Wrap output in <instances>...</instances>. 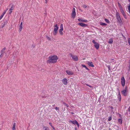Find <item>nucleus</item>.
Returning a JSON list of instances; mask_svg holds the SVG:
<instances>
[{
	"mask_svg": "<svg viewBox=\"0 0 130 130\" xmlns=\"http://www.w3.org/2000/svg\"><path fill=\"white\" fill-rule=\"evenodd\" d=\"M46 38L48 40H51V38L49 37L48 36H46Z\"/></svg>",
	"mask_w": 130,
	"mask_h": 130,
	"instance_id": "473e14b6",
	"label": "nucleus"
},
{
	"mask_svg": "<svg viewBox=\"0 0 130 130\" xmlns=\"http://www.w3.org/2000/svg\"><path fill=\"white\" fill-rule=\"evenodd\" d=\"M7 21H6L4 22V24L2 26V28H3L5 26L6 24H7Z\"/></svg>",
	"mask_w": 130,
	"mask_h": 130,
	"instance_id": "4be33fe9",
	"label": "nucleus"
},
{
	"mask_svg": "<svg viewBox=\"0 0 130 130\" xmlns=\"http://www.w3.org/2000/svg\"><path fill=\"white\" fill-rule=\"evenodd\" d=\"M4 16H3L2 15V14L1 16H0V20H1L2 18Z\"/></svg>",
	"mask_w": 130,
	"mask_h": 130,
	"instance_id": "58836bf2",
	"label": "nucleus"
},
{
	"mask_svg": "<svg viewBox=\"0 0 130 130\" xmlns=\"http://www.w3.org/2000/svg\"><path fill=\"white\" fill-rule=\"evenodd\" d=\"M66 72L69 75H72L73 74V72L72 71L69 70H66Z\"/></svg>",
	"mask_w": 130,
	"mask_h": 130,
	"instance_id": "6e6552de",
	"label": "nucleus"
},
{
	"mask_svg": "<svg viewBox=\"0 0 130 130\" xmlns=\"http://www.w3.org/2000/svg\"><path fill=\"white\" fill-rule=\"evenodd\" d=\"M118 98L119 101H121V96L120 94V92H119L118 94Z\"/></svg>",
	"mask_w": 130,
	"mask_h": 130,
	"instance_id": "a211bd4d",
	"label": "nucleus"
},
{
	"mask_svg": "<svg viewBox=\"0 0 130 130\" xmlns=\"http://www.w3.org/2000/svg\"><path fill=\"white\" fill-rule=\"evenodd\" d=\"M8 10V8H7L6 9V11H7V10Z\"/></svg>",
	"mask_w": 130,
	"mask_h": 130,
	"instance_id": "603ef678",
	"label": "nucleus"
},
{
	"mask_svg": "<svg viewBox=\"0 0 130 130\" xmlns=\"http://www.w3.org/2000/svg\"><path fill=\"white\" fill-rule=\"evenodd\" d=\"M49 59L47 60V63H54L57 62L58 58L56 55H51L49 57Z\"/></svg>",
	"mask_w": 130,
	"mask_h": 130,
	"instance_id": "f257e3e1",
	"label": "nucleus"
},
{
	"mask_svg": "<svg viewBox=\"0 0 130 130\" xmlns=\"http://www.w3.org/2000/svg\"><path fill=\"white\" fill-rule=\"evenodd\" d=\"M62 82L64 85H67L68 84L67 80L66 78H64L62 80Z\"/></svg>",
	"mask_w": 130,
	"mask_h": 130,
	"instance_id": "1a4fd4ad",
	"label": "nucleus"
},
{
	"mask_svg": "<svg viewBox=\"0 0 130 130\" xmlns=\"http://www.w3.org/2000/svg\"><path fill=\"white\" fill-rule=\"evenodd\" d=\"M105 20L106 21V22L107 23H109V20L107 19H105Z\"/></svg>",
	"mask_w": 130,
	"mask_h": 130,
	"instance_id": "c756f323",
	"label": "nucleus"
},
{
	"mask_svg": "<svg viewBox=\"0 0 130 130\" xmlns=\"http://www.w3.org/2000/svg\"><path fill=\"white\" fill-rule=\"evenodd\" d=\"M129 45H130V43H129Z\"/></svg>",
	"mask_w": 130,
	"mask_h": 130,
	"instance_id": "5fc2aeb1",
	"label": "nucleus"
},
{
	"mask_svg": "<svg viewBox=\"0 0 130 130\" xmlns=\"http://www.w3.org/2000/svg\"><path fill=\"white\" fill-rule=\"evenodd\" d=\"M129 2H130V0H128Z\"/></svg>",
	"mask_w": 130,
	"mask_h": 130,
	"instance_id": "864d4df0",
	"label": "nucleus"
},
{
	"mask_svg": "<svg viewBox=\"0 0 130 130\" xmlns=\"http://www.w3.org/2000/svg\"><path fill=\"white\" fill-rule=\"evenodd\" d=\"M87 64L89 66H91V67H93L94 66L92 62H88Z\"/></svg>",
	"mask_w": 130,
	"mask_h": 130,
	"instance_id": "2eb2a0df",
	"label": "nucleus"
},
{
	"mask_svg": "<svg viewBox=\"0 0 130 130\" xmlns=\"http://www.w3.org/2000/svg\"><path fill=\"white\" fill-rule=\"evenodd\" d=\"M129 64H130V60H129Z\"/></svg>",
	"mask_w": 130,
	"mask_h": 130,
	"instance_id": "8fccbe9b",
	"label": "nucleus"
},
{
	"mask_svg": "<svg viewBox=\"0 0 130 130\" xmlns=\"http://www.w3.org/2000/svg\"><path fill=\"white\" fill-rule=\"evenodd\" d=\"M49 124L51 126V127H52V126H52V124L51 123H50Z\"/></svg>",
	"mask_w": 130,
	"mask_h": 130,
	"instance_id": "49530a36",
	"label": "nucleus"
},
{
	"mask_svg": "<svg viewBox=\"0 0 130 130\" xmlns=\"http://www.w3.org/2000/svg\"><path fill=\"white\" fill-rule=\"evenodd\" d=\"M70 122H71L72 124L75 125V124H76L77 122L76 120H75V121L70 120Z\"/></svg>",
	"mask_w": 130,
	"mask_h": 130,
	"instance_id": "f3484780",
	"label": "nucleus"
},
{
	"mask_svg": "<svg viewBox=\"0 0 130 130\" xmlns=\"http://www.w3.org/2000/svg\"><path fill=\"white\" fill-rule=\"evenodd\" d=\"M82 66L83 67L85 68L87 70H88V69L87 68L85 65L82 64Z\"/></svg>",
	"mask_w": 130,
	"mask_h": 130,
	"instance_id": "cd10ccee",
	"label": "nucleus"
},
{
	"mask_svg": "<svg viewBox=\"0 0 130 130\" xmlns=\"http://www.w3.org/2000/svg\"><path fill=\"white\" fill-rule=\"evenodd\" d=\"M55 109L58 112L59 111V108L57 107H56L55 108Z\"/></svg>",
	"mask_w": 130,
	"mask_h": 130,
	"instance_id": "c85d7f7f",
	"label": "nucleus"
},
{
	"mask_svg": "<svg viewBox=\"0 0 130 130\" xmlns=\"http://www.w3.org/2000/svg\"><path fill=\"white\" fill-rule=\"evenodd\" d=\"M54 35H56L57 32V30H58V27L57 26V24H56L54 25Z\"/></svg>",
	"mask_w": 130,
	"mask_h": 130,
	"instance_id": "7ed1b4c3",
	"label": "nucleus"
},
{
	"mask_svg": "<svg viewBox=\"0 0 130 130\" xmlns=\"http://www.w3.org/2000/svg\"><path fill=\"white\" fill-rule=\"evenodd\" d=\"M128 11L130 13V5H129L128 8Z\"/></svg>",
	"mask_w": 130,
	"mask_h": 130,
	"instance_id": "7c9ffc66",
	"label": "nucleus"
},
{
	"mask_svg": "<svg viewBox=\"0 0 130 130\" xmlns=\"http://www.w3.org/2000/svg\"><path fill=\"white\" fill-rule=\"evenodd\" d=\"M10 11V12L9 13V14H11V13L12 12V11Z\"/></svg>",
	"mask_w": 130,
	"mask_h": 130,
	"instance_id": "79ce46f5",
	"label": "nucleus"
},
{
	"mask_svg": "<svg viewBox=\"0 0 130 130\" xmlns=\"http://www.w3.org/2000/svg\"><path fill=\"white\" fill-rule=\"evenodd\" d=\"M52 127L53 129H54V130L55 129L54 128V127L53 126H52Z\"/></svg>",
	"mask_w": 130,
	"mask_h": 130,
	"instance_id": "de8ad7c7",
	"label": "nucleus"
},
{
	"mask_svg": "<svg viewBox=\"0 0 130 130\" xmlns=\"http://www.w3.org/2000/svg\"><path fill=\"white\" fill-rule=\"evenodd\" d=\"M22 22L20 25V28H19V30H20V31H21V30L22 29Z\"/></svg>",
	"mask_w": 130,
	"mask_h": 130,
	"instance_id": "6ab92c4d",
	"label": "nucleus"
},
{
	"mask_svg": "<svg viewBox=\"0 0 130 130\" xmlns=\"http://www.w3.org/2000/svg\"><path fill=\"white\" fill-rule=\"evenodd\" d=\"M108 69H109V70H110V67L109 66L108 67Z\"/></svg>",
	"mask_w": 130,
	"mask_h": 130,
	"instance_id": "c03bdc74",
	"label": "nucleus"
},
{
	"mask_svg": "<svg viewBox=\"0 0 130 130\" xmlns=\"http://www.w3.org/2000/svg\"><path fill=\"white\" fill-rule=\"evenodd\" d=\"M6 50V48L5 47L3 48L1 51V53L2 54H3L5 52V51Z\"/></svg>",
	"mask_w": 130,
	"mask_h": 130,
	"instance_id": "a878e982",
	"label": "nucleus"
},
{
	"mask_svg": "<svg viewBox=\"0 0 130 130\" xmlns=\"http://www.w3.org/2000/svg\"><path fill=\"white\" fill-rule=\"evenodd\" d=\"M94 46L97 49H98L99 47V44L97 43L94 44Z\"/></svg>",
	"mask_w": 130,
	"mask_h": 130,
	"instance_id": "4468645a",
	"label": "nucleus"
},
{
	"mask_svg": "<svg viewBox=\"0 0 130 130\" xmlns=\"http://www.w3.org/2000/svg\"><path fill=\"white\" fill-rule=\"evenodd\" d=\"M76 13L75 12V8L73 9L72 14V18H74L76 15Z\"/></svg>",
	"mask_w": 130,
	"mask_h": 130,
	"instance_id": "39448f33",
	"label": "nucleus"
},
{
	"mask_svg": "<svg viewBox=\"0 0 130 130\" xmlns=\"http://www.w3.org/2000/svg\"><path fill=\"white\" fill-rule=\"evenodd\" d=\"M16 123H13L12 127V130H15V126H16Z\"/></svg>",
	"mask_w": 130,
	"mask_h": 130,
	"instance_id": "dca6fc26",
	"label": "nucleus"
},
{
	"mask_svg": "<svg viewBox=\"0 0 130 130\" xmlns=\"http://www.w3.org/2000/svg\"><path fill=\"white\" fill-rule=\"evenodd\" d=\"M111 108H112V107H111Z\"/></svg>",
	"mask_w": 130,
	"mask_h": 130,
	"instance_id": "6e6d98bb",
	"label": "nucleus"
},
{
	"mask_svg": "<svg viewBox=\"0 0 130 130\" xmlns=\"http://www.w3.org/2000/svg\"><path fill=\"white\" fill-rule=\"evenodd\" d=\"M43 130H49L48 127L46 126H44L43 127Z\"/></svg>",
	"mask_w": 130,
	"mask_h": 130,
	"instance_id": "aec40b11",
	"label": "nucleus"
},
{
	"mask_svg": "<svg viewBox=\"0 0 130 130\" xmlns=\"http://www.w3.org/2000/svg\"><path fill=\"white\" fill-rule=\"evenodd\" d=\"M116 16L118 22L119 23L121 24L122 23V21L121 19L119 13L117 11H116Z\"/></svg>",
	"mask_w": 130,
	"mask_h": 130,
	"instance_id": "f03ea898",
	"label": "nucleus"
},
{
	"mask_svg": "<svg viewBox=\"0 0 130 130\" xmlns=\"http://www.w3.org/2000/svg\"><path fill=\"white\" fill-rule=\"evenodd\" d=\"M48 0H45V3H47V2H48Z\"/></svg>",
	"mask_w": 130,
	"mask_h": 130,
	"instance_id": "a18cd8bd",
	"label": "nucleus"
},
{
	"mask_svg": "<svg viewBox=\"0 0 130 130\" xmlns=\"http://www.w3.org/2000/svg\"><path fill=\"white\" fill-rule=\"evenodd\" d=\"M3 54H1L0 55V58L1 57H2L3 56Z\"/></svg>",
	"mask_w": 130,
	"mask_h": 130,
	"instance_id": "37998d69",
	"label": "nucleus"
},
{
	"mask_svg": "<svg viewBox=\"0 0 130 130\" xmlns=\"http://www.w3.org/2000/svg\"><path fill=\"white\" fill-rule=\"evenodd\" d=\"M128 42L129 44L130 43V38H129L128 40Z\"/></svg>",
	"mask_w": 130,
	"mask_h": 130,
	"instance_id": "4c0bfd02",
	"label": "nucleus"
},
{
	"mask_svg": "<svg viewBox=\"0 0 130 130\" xmlns=\"http://www.w3.org/2000/svg\"><path fill=\"white\" fill-rule=\"evenodd\" d=\"M84 8H86L87 7V6L86 5H84L82 6Z\"/></svg>",
	"mask_w": 130,
	"mask_h": 130,
	"instance_id": "72a5a7b5",
	"label": "nucleus"
},
{
	"mask_svg": "<svg viewBox=\"0 0 130 130\" xmlns=\"http://www.w3.org/2000/svg\"><path fill=\"white\" fill-rule=\"evenodd\" d=\"M86 85H87V86H89V85H88V84H86Z\"/></svg>",
	"mask_w": 130,
	"mask_h": 130,
	"instance_id": "3c124183",
	"label": "nucleus"
},
{
	"mask_svg": "<svg viewBox=\"0 0 130 130\" xmlns=\"http://www.w3.org/2000/svg\"><path fill=\"white\" fill-rule=\"evenodd\" d=\"M6 12V11H4V12H3V13L2 14V15L3 16H4V15L5 14Z\"/></svg>",
	"mask_w": 130,
	"mask_h": 130,
	"instance_id": "c9c22d12",
	"label": "nucleus"
},
{
	"mask_svg": "<svg viewBox=\"0 0 130 130\" xmlns=\"http://www.w3.org/2000/svg\"><path fill=\"white\" fill-rule=\"evenodd\" d=\"M78 20L79 22H86L88 21L87 20L83 19L82 18H79L78 19Z\"/></svg>",
	"mask_w": 130,
	"mask_h": 130,
	"instance_id": "ddd939ff",
	"label": "nucleus"
},
{
	"mask_svg": "<svg viewBox=\"0 0 130 130\" xmlns=\"http://www.w3.org/2000/svg\"><path fill=\"white\" fill-rule=\"evenodd\" d=\"M78 24L82 27H86L87 26V25L82 23H79Z\"/></svg>",
	"mask_w": 130,
	"mask_h": 130,
	"instance_id": "f8f14e48",
	"label": "nucleus"
},
{
	"mask_svg": "<svg viewBox=\"0 0 130 130\" xmlns=\"http://www.w3.org/2000/svg\"><path fill=\"white\" fill-rule=\"evenodd\" d=\"M112 61L113 60V59L112 60Z\"/></svg>",
	"mask_w": 130,
	"mask_h": 130,
	"instance_id": "4d7b16f0",
	"label": "nucleus"
},
{
	"mask_svg": "<svg viewBox=\"0 0 130 130\" xmlns=\"http://www.w3.org/2000/svg\"><path fill=\"white\" fill-rule=\"evenodd\" d=\"M118 123L120 124H121L122 123V121L121 119H119L118 120Z\"/></svg>",
	"mask_w": 130,
	"mask_h": 130,
	"instance_id": "393cba45",
	"label": "nucleus"
},
{
	"mask_svg": "<svg viewBox=\"0 0 130 130\" xmlns=\"http://www.w3.org/2000/svg\"><path fill=\"white\" fill-rule=\"evenodd\" d=\"M63 104L66 106L67 107H68V105L67 104H66V103H63Z\"/></svg>",
	"mask_w": 130,
	"mask_h": 130,
	"instance_id": "e433bc0d",
	"label": "nucleus"
},
{
	"mask_svg": "<svg viewBox=\"0 0 130 130\" xmlns=\"http://www.w3.org/2000/svg\"><path fill=\"white\" fill-rule=\"evenodd\" d=\"M88 86L90 88L92 87V86L90 85H89Z\"/></svg>",
	"mask_w": 130,
	"mask_h": 130,
	"instance_id": "09e8293b",
	"label": "nucleus"
},
{
	"mask_svg": "<svg viewBox=\"0 0 130 130\" xmlns=\"http://www.w3.org/2000/svg\"><path fill=\"white\" fill-rule=\"evenodd\" d=\"M118 4L120 10L123 9L122 6L119 3H118Z\"/></svg>",
	"mask_w": 130,
	"mask_h": 130,
	"instance_id": "b1692460",
	"label": "nucleus"
},
{
	"mask_svg": "<svg viewBox=\"0 0 130 130\" xmlns=\"http://www.w3.org/2000/svg\"><path fill=\"white\" fill-rule=\"evenodd\" d=\"M100 24L101 25H103V26H106L107 25V24H106L105 23H103L102 22H100Z\"/></svg>",
	"mask_w": 130,
	"mask_h": 130,
	"instance_id": "bb28decb",
	"label": "nucleus"
},
{
	"mask_svg": "<svg viewBox=\"0 0 130 130\" xmlns=\"http://www.w3.org/2000/svg\"><path fill=\"white\" fill-rule=\"evenodd\" d=\"M72 59L75 61H77L78 60L77 56L76 55H71Z\"/></svg>",
	"mask_w": 130,
	"mask_h": 130,
	"instance_id": "9d476101",
	"label": "nucleus"
},
{
	"mask_svg": "<svg viewBox=\"0 0 130 130\" xmlns=\"http://www.w3.org/2000/svg\"><path fill=\"white\" fill-rule=\"evenodd\" d=\"M113 42V40L111 39H109L108 41V43L109 44H112Z\"/></svg>",
	"mask_w": 130,
	"mask_h": 130,
	"instance_id": "412c9836",
	"label": "nucleus"
},
{
	"mask_svg": "<svg viewBox=\"0 0 130 130\" xmlns=\"http://www.w3.org/2000/svg\"><path fill=\"white\" fill-rule=\"evenodd\" d=\"M128 70H130V64H129V66H128Z\"/></svg>",
	"mask_w": 130,
	"mask_h": 130,
	"instance_id": "a19ab883",
	"label": "nucleus"
},
{
	"mask_svg": "<svg viewBox=\"0 0 130 130\" xmlns=\"http://www.w3.org/2000/svg\"><path fill=\"white\" fill-rule=\"evenodd\" d=\"M121 82L122 86L124 87L125 83V80L124 77H122L121 79Z\"/></svg>",
	"mask_w": 130,
	"mask_h": 130,
	"instance_id": "0eeeda50",
	"label": "nucleus"
},
{
	"mask_svg": "<svg viewBox=\"0 0 130 130\" xmlns=\"http://www.w3.org/2000/svg\"><path fill=\"white\" fill-rule=\"evenodd\" d=\"M127 90V87H126L125 89L121 91L122 93L125 96H126L127 95L126 92Z\"/></svg>",
	"mask_w": 130,
	"mask_h": 130,
	"instance_id": "423d86ee",
	"label": "nucleus"
},
{
	"mask_svg": "<svg viewBox=\"0 0 130 130\" xmlns=\"http://www.w3.org/2000/svg\"><path fill=\"white\" fill-rule=\"evenodd\" d=\"M112 119V117L111 116L110 117H109V119H108V120L109 121H110Z\"/></svg>",
	"mask_w": 130,
	"mask_h": 130,
	"instance_id": "2f4dec72",
	"label": "nucleus"
},
{
	"mask_svg": "<svg viewBox=\"0 0 130 130\" xmlns=\"http://www.w3.org/2000/svg\"><path fill=\"white\" fill-rule=\"evenodd\" d=\"M121 12V13L124 16L125 18H126V17L125 13L124 12L123 10V9L120 10Z\"/></svg>",
	"mask_w": 130,
	"mask_h": 130,
	"instance_id": "9b49d317",
	"label": "nucleus"
},
{
	"mask_svg": "<svg viewBox=\"0 0 130 130\" xmlns=\"http://www.w3.org/2000/svg\"><path fill=\"white\" fill-rule=\"evenodd\" d=\"M14 8V6L13 5H12L11 7L9 9V11H12L13 10Z\"/></svg>",
	"mask_w": 130,
	"mask_h": 130,
	"instance_id": "5701e85b",
	"label": "nucleus"
},
{
	"mask_svg": "<svg viewBox=\"0 0 130 130\" xmlns=\"http://www.w3.org/2000/svg\"><path fill=\"white\" fill-rule=\"evenodd\" d=\"M76 124V125H77V127H79V124L77 122Z\"/></svg>",
	"mask_w": 130,
	"mask_h": 130,
	"instance_id": "ea45409f",
	"label": "nucleus"
},
{
	"mask_svg": "<svg viewBox=\"0 0 130 130\" xmlns=\"http://www.w3.org/2000/svg\"><path fill=\"white\" fill-rule=\"evenodd\" d=\"M60 28L59 29V32L60 34L62 35L63 34V33L62 32V31L63 30V24H61L60 25Z\"/></svg>",
	"mask_w": 130,
	"mask_h": 130,
	"instance_id": "20e7f679",
	"label": "nucleus"
},
{
	"mask_svg": "<svg viewBox=\"0 0 130 130\" xmlns=\"http://www.w3.org/2000/svg\"><path fill=\"white\" fill-rule=\"evenodd\" d=\"M92 42L94 44L96 43H97V42H95V41L94 40H92Z\"/></svg>",
	"mask_w": 130,
	"mask_h": 130,
	"instance_id": "f704fd0d",
	"label": "nucleus"
}]
</instances>
